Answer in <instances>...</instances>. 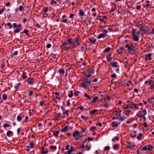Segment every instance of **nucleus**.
<instances>
[{"instance_id": "obj_8", "label": "nucleus", "mask_w": 154, "mask_h": 154, "mask_svg": "<svg viewBox=\"0 0 154 154\" xmlns=\"http://www.w3.org/2000/svg\"><path fill=\"white\" fill-rule=\"evenodd\" d=\"M147 112L146 109H144L142 111L140 112V117H143L146 114Z\"/></svg>"}, {"instance_id": "obj_10", "label": "nucleus", "mask_w": 154, "mask_h": 154, "mask_svg": "<svg viewBox=\"0 0 154 154\" xmlns=\"http://www.w3.org/2000/svg\"><path fill=\"white\" fill-rule=\"evenodd\" d=\"M24 9V8L22 6H20L19 8H16L15 9L16 12L17 13L19 11H21Z\"/></svg>"}, {"instance_id": "obj_43", "label": "nucleus", "mask_w": 154, "mask_h": 154, "mask_svg": "<svg viewBox=\"0 0 154 154\" xmlns=\"http://www.w3.org/2000/svg\"><path fill=\"white\" fill-rule=\"evenodd\" d=\"M91 147L90 146H88V145H86L85 146V149L88 151H89Z\"/></svg>"}, {"instance_id": "obj_9", "label": "nucleus", "mask_w": 154, "mask_h": 154, "mask_svg": "<svg viewBox=\"0 0 154 154\" xmlns=\"http://www.w3.org/2000/svg\"><path fill=\"white\" fill-rule=\"evenodd\" d=\"M88 73L89 74L88 75H86L87 77L88 78H90L91 75L94 74V70L91 69L89 71Z\"/></svg>"}, {"instance_id": "obj_20", "label": "nucleus", "mask_w": 154, "mask_h": 154, "mask_svg": "<svg viewBox=\"0 0 154 154\" xmlns=\"http://www.w3.org/2000/svg\"><path fill=\"white\" fill-rule=\"evenodd\" d=\"M133 109H134L136 110H138L139 109V107L137 106V104H133Z\"/></svg>"}, {"instance_id": "obj_37", "label": "nucleus", "mask_w": 154, "mask_h": 154, "mask_svg": "<svg viewBox=\"0 0 154 154\" xmlns=\"http://www.w3.org/2000/svg\"><path fill=\"white\" fill-rule=\"evenodd\" d=\"M59 71L60 73L61 74H64V69L62 68L59 70Z\"/></svg>"}, {"instance_id": "obj_22", "label": "nucleus", "mask_w": 154, "mask_h": 154, "mask_svg": "<svg viewBox=\"0 0 154 154\" xmlns=\"http://www.w3.org/2000/svg\"><path fill=\"white\" fill-rule=\"evenodd\" d=\"M13 134V132L12 131H9L7 132L6 134L8 137H10L11 136V135Z\"/></svg>"}, {"instance_id": "obj_18", "label": "nucleus", "mask_w": 154, "mask_h": 154, "mask_svg": "<svg viewBox=\"0 0 154 154\" xmlns=\"http://www.w3.org/2000/svg\"><path fill=\"white\" fill-rule=\"evenodd\" d=\"M113 116H120V112H118V111H114L112 113Z\"/></svg>"}, {"instance_id": "obj_2", "label": "nucleus", "mask_w": 154, "mask_h": 154, "mask_svg": "<svg viewBox=\"0 0 154 154\" xmlns=\"http://www.w3.org/2000/svg\"><path fill=\"white\" fill-rule=\"evenodd\" d=\"M131 33L132 34V40L134 42H138L139 40V36L140 33L139 31H136L134 29H132Z\"/></svg>"}, {"instance_id": "obj_47", "label": "nucleus", "mask_w": 154, "mask_h": 154, "mask_svg": "<svg viewBox=\"0 0 154 154\" xmlns=\"http://www.w3.org/2000/svg\"><path fill=\"white\" fill-rule=\"evenodd\" d=\"M29 145L30 146V148L31 149H32L33 148V146L34 144V143L32 142H31L29 143Z\"/></svg>"}, {"instance_id": "obj_23", "label": "nucleus", "mask_w": 154, "mask_h": 154, "mask_svg": "<svg viewBox=\"0 0 154 154\" xmlns=\"http://www.w3.org/2000/svg\"><path fill=\"white\" fill-rule=\"evenodd\" d=\"M98 111V109H94L91 111V115H94V114L97 112Z\"/></svg>"}, {"instance_id": "obj_42", "label": "nucleus", "mask_w": 154, "mask_h": 154, "mask_svg": "<svg viewBox=\"0 0 154 154\" xmlns=\"http://www.w3.org/2000/svg\"><path fill=\"white\" fill-rule=\"evenodd\" d=\"M50 148L52 150H55L57 147L55 146H51L50 147Z\"/></svg>"}, {"instance_id": "obj_51", "label": "nucleus", "mask_w": 154, "mask_h": 154, "mask_svg": "<svg viewBox=\"0 0 154 154\" xmlns=\"http://www.w3.org/2000/svg\"><path fill=\"white\" fill-rule=\"evenodd\" d=\"M26 149L27 151H29L30 150V149L31 148L30 146H27L26 147Z\"/></svg>"}, {"instance_id": "obj_17", "label": "nucleus", "mask_w": 154, "mask_h": 154, "mask_svg": "<svg viewBox=\"0 0 154 154\" xmlns=\"http://www.w3.org/2000/svg\"><path fill=\"white\" fill-rule=\"evenodd\" d=\"M107 35H105V34L103 33L100 34L98 36V38L100 39L101 38H104Z\"/></svg>"}, {"instance_id": "obj_63", "label": "nucleus", "mask_w": 154, "mask_h": 154, "mask_svg": "<svg viewBox=\"0 0 154 154\" xmlns=\"http://www.w3.org/2000/svg\"><path fill=\"white\" fill-rule=\"evenodd\" d=\"M131 145V144L129 142L128 143V144L127 145V147L129 149L130 148V146Z\"/></svg>"}, {"instance_id": "obj_46", "label": "nucleus", "mask_w": 154, "mask_h": 154, "mask_svg": "<svg viewBox=\"0 0 154 154\" xmlns=\"http://www.w3.org/2000/svg\"><path fill=\"white\" fill-rule=\"evenodd\" d=\"M81 117L82 119H83L86 120H87L88 119V117H85L83 115L81 116Z\"/></svg>"}, {"instance_id": "obj_44", "label": "nucleus", "mask_w": 154, "mask_h": 154, "mask_svg": "<svg viewBox=\"0 0 154 154\" xmlns=\"http://www.w3.org/2000/svg\"><path fill=\"white\" fill-rule=\"evenodd\" d=\"M147 149V147L146 146H145L144 147L142 148L141 150V151H143L145 150H146Z\"/></svg>"}, {"instance_id": "obj_13", "label": "nucleus", "mask_w": 154, "mask_h": 154, "mask_svg": "<svg viewBox=\"0 0 154 154\" xmlns=\"http://www.w3.org/2000/svg\"><path fill=\"white\" fill-rule=\"evenodd\" d=\"M99 100V98L98 96H95L91 101L92 103H94Z\"/></svg>"}, {"instance_id": "obj_39", "label": "nucleus", "mask_w": 154, "mask_h": 154, "mask_svg": "<svg viewBox=\"0 0 154 154\" xmlns=\"http://www.w3.org/2000/svg\"><path fill=\"white\" fill-rule=\"evenodd\" d=\"M73 95V91L72 90L70 91V94H68L69 97L71 98L72 97Z\"/></svg>"}, {"instance_id": "obj_48", "label": "nucleus", "mask_w": 154, "mask_h": 154, "mask_svg": "<svg viewBox=\"0 0 154 154\" xmlns=\"http://www.w3.org/2000/svg\"><path fill=\"white\" fill-rule=\"evenodd\" d=\"M111 99L110 97L109 96H107L105 99L104 100V101H105L106 100H110Z\"/></svg>"}, {"instance_id": "obj_11", "label": "nucleus", "mask_w": 154, "mask_h": 154, "mask_svg": "<svg viewBox=\"0 0 154 154\" xmlns=\"http://www.w3.org/2000/svg\"><path fill=\"white\" fill-rule=\"evenodd\" d=\"M75 151V148L73 146H71L70 149L67 151V153L68 154H70L73 151Z\"/></svg>"}, {"instance_id": "obj_26", "label": "nucleus", "mask_w": 154, "mask_h": 154, "mask_svg": "<svg viewBox=\"0 0 154 154\" xmlns=\"http://www.w3.org/2000/svg\"><path fill=\"white\" fill-rule=\"evenodd\" d=\"M139 26L144 31H146V29H144V27L145 26L144 24H140L139 25Z\"/></svg>"}, {"instance_id": "obj_41", "label": "nucleus", "mask_w": 154, "mask_h": 154, "mask_svg": "<svg viewBox=\"0 0 154 154\" xmlns=\"http://www.w3.org/2000/svg\"><path fill=\"white\" fill-rule=\"evenodd\" d=\"M125 120V118L122 116H121L120 118H118V120L120 121L121 122H123Z\"/></svg>"}, {"instance_id": "obj_32", "label": "nucleus", "mask_w": 154, "mask_h": 154, "mask_svg": "<svg viewBox=\"0 0 154 154\" xmlns=\"http://www.w3.org/2000/svg\"><path fill=\"white\" fill-rule=\"evenodd\" d=\"M100 17L101 18L100 19V21L101 22H103L105 24L106 23V22L105 20V19L102 18L101 16H100Z\"/></svg>"}, {"instance_id": "obj_55", "label": "nucleus", "mask_w": 154, "mask_h": 154, "mask_svg": "<svg viewBox=\"0 0 154 154\" xmlns=\"http://www.w3.org/2000/svg\"><path fill=\"white\" fill-rule=\"evenodd\" d=\"M22 77L23 78V79H25L26 78H27V77L26 76L25 74L24 73H23V75L22 76Z\"/></svg>"}, {"instance_id": "obj_45", "label": "nucleus", "mask_w": 154, "mask_h": 154, "mask_svg": "<svg viewBox=\"0 0 154 154\" xmlns=\"http://www.w3.org/2000/svg\"><path fill=\"white\" fill-rule=\"evenodd\" d=\"M119 147V145L118 144L115 145L113 146V148L114 149H117Z\"/></svg>"}, {"instance_id": "obj_24", "label": "nucleus", "mask_w": 154, "mask_h": 154, "mask_svg": "<svg viewBox=\"0 0 154 154\" xmlns=\"http://www.w3.org/2000/svg\"><path fill=\"white\" fill-rule=\"evenodd\" d=\"M88 40L91 44H94L96 41V39H94L93 40H92L91 38H89Z\"/></svg>"}, {"instance_id": "obj_19", "label": "nucleus", "mask_w": 154, "mask_h": 154, "mask_svg": "<svg viewBox=\"0 0 154 154\" xmlns=\"http://www.w3.org/2000/svg\"><path fill=\"white\" fill-rule=\"evenodd\" d=\"M103 106L106 108H108L109 107V103L104 102L102 104Z\"/></svg>"}, {"instance_id": "obj_3", "label": "nucleus", "mask_w": 154, "mask_h": 154, "mask_svg": "<svg viewBox=\"0 0 154 154\" xmlns=\"http://www.w3.org/2000/svg\"><path fill=\"white\" fill-rule=\"evenodd\" d=\"M125 47L127 48L128 51L130 54H132L135 53L136 51L133 45H131L129 44H126L125 45Z\"/></svg>"}, {"instance_id": "obj_35", "label": "nucleus", "mask_w": 154, "mask_h": 154, "mask_svg": "<svg viewBox=\"0 0 154 154\" xmlns=\"http://www.w3.org/2000/svg\"><path fill=\"white\" fill-rule=\"evenodd\" d=\"M79 13L80 15L82 16H84L85 14L84 12L82 10H80L79 11Z\"/></svg>"}, {"instance_id": "obj_62", "label": "nucleus", "mask_w": 154, "mask_h": 154, "mask_svg": "<svg viewBox=\"0 0 154 154\" xmlns=\"http://www.w3.org/2000/svg\"><path fill=\"white\" fill-rule=\"evenodd\" d=\"M134 134H132L131 135V136L132 137H135L136 136V131H134Z\"/></svg>"}, {"instance_id": "obj_12", "label": "nucleus", "mask_w": 154, "mask_h": 154, "mask_svg": "<svg viewBox=\"0 0 154 154\" xmlns=\"http://www.w3.org/2000/svg\"><path fill=\"white\" fill-rule=\"evenodd\" d=\"M27 81L29 85L32 84L34 82V80L31 78H29L27 79Z\"/></svg>"}, {"instance_id": "obj_57", "label": "nucleus", "mask_w": 154, "mask_h": 154, "mask_svg": "<svg viewBox=\"0 0 154 154\" xmlns=\"http://www.w3.org/2000/svg\"><path fill=\"white\" fill-rule=\"evenodd\" d=\"M3 126L4 128H5L6 127H8L10 126V125H8L7 124H5L3 125Z\"/></svg>"}, {"instance_id": "obj_56", "label": "nucleus", "mask_w": 154, "mask_h": 154, "mask_svg": "<svg viewBox=\"0 0 154 154\" xmlns=\"http://www.w3.org/2000/svg\"><path fill=\"white\" fill-rule=\"evenodd\" d=\"M48 7H46L45 8L43 9V11L45 13H46L48 11Z\"/></svg>"}, {"instance_id": "obj_30", "label": "nucleus", "mask_w": 154, "mask_h": 154, "mask_svg": "<svg viewBox=\"0 0 154 154\" xmlns=\"http://www.w3.org/2000/svg\"><path fill=\"white\" fill-rule=\"evenodd\" d=\"M153 148V146H152V145H148V147H147V149L148 152L151 151Z\"/></svg>"}, {"instance_id": "obj_27", "label": "nucleus", "mask_w": 154, "mask_h": 154, "mask_svg": "<svg viewBox=\"0 0 154 154\" xmlns=\"http://www.w3.org/2000/svg\"><path fill=\"white\" fill-rule=\"evenodd\" d=\"M70 1L69 0H66V1L64 2H63L62 3V5H64V7H65V4H69V5H70V3H70Z\"/></svg>"}, {"instance_id": "obj_40", "label": "nucleus", "mask_w": 154, "mask_h": 154, "mask_svg": "<svg viewBox=\"0 0 154 154\" xmlns=\"http://www.w3.org/2000/svg\"><path fill=\"white\" fill-rule=\"evenodd\" d=\"M17 120L18 121L21 122L22 120V118L20 116H18L17 117Z\"/></svg>"}, {"instance_id": "obj_53", "label": "nucleus", "mask_w": 154, "mask_h": 154, "mask_svg": "<svg viewBox=\"0 0 154 154\" xmlns=\"http://www.w3.org/2000/svg\"><path fill=\"white\" fill-rule=\"evenodd\" d=\"M69 110H67L63 112V113L66 115L67 116H69Z\"/></svg>"}, {"instance_id": "obj_49", "label": "nucleus", "mask_w": 154, "mask_h": 154, "mask_svg": "<svg viewBox=\"0 0 154 154\" xmlns=\"http://www.w3.org/2000/svg\"><path fill=\"white\" fill-rule=\"evenodd\" d=\"M57 116L56 118V120H57L59 119V117L61 116V114L60 113H59L57 114Z\"/></svg>"}, {"instance_id": "obj_34", "label": "nucleus", "mask_w": 154, "mask_h": 154, "mask_svg": "<svg viewBox=\"0 0 154 154\" xmlns=\"http://www.w3.org/2000/svg\"><path fill=\"white\" fill-rule=\"evenodd\" d=\"M29 31L27 29H25V30H24V31H23V32L25 34H26V36H27L28 35H29Z\"/></svg>"}, {"instance_id": "obj_64", "label": "nucleus", "mask_w": 154, "mask_h": 154, "mask_svg": "<svg viewBox=\"0 0 154 154\" xmlns=\"http://www.w3.org/2000/svg\"><path fill=\"white\" fill-rule=\"evenodd\" d=\"M33 94V92L32 91H29V93L28 94V95L29 96H31L32 95V94Z\"/></svg>"}, {"instance_id": "obj_52", "label": "nucleus", "mask_w": 154, "mask_h": 154, "mask_svg": "<svg viewBox=\"0 0 154 154\" xmlns=\"http://www.w3.org/2000/svg\"><path fill=\"white\" fill-rule=\"evenodd\" d=\"M42 153L43 154H47L48 153V151L47 149L45 150H43L42 152Z\"/></svg>"}, {"instance_id": "obj_54", "label": "nucleus", "mask_w": 154, "mask_h": 154, "mask_svg": "<svg viewBox=\"0 0 154 154\" xmlns=\"http://www.w3.org/2000/svg\"><path fill=\"white\" fill-rule=\"evenodd\" d=\"M135 146L134 145H131L129 149L131 150H132L134 149Z\"/></svg>"}, {"instance_id": "obj_38", "label": "nucleus", "mask_w": 154, "mask_h": 154, "mask_svg": "<svg viewBox=\"0 0 154 154\" xmlns=\"http://www.w3.org/2000/svg\"><path fill=\"white\" fill-rule=\"evenodd\" d=\"M111 48L110 47H108L106 48L103 51L104 52H109Z\"/></svg>"}, {"instance_id": "obj_15", "label": "nucleus", "mask_w": 154, "mask_h": 154, "mask_svg": "<svg viewBox=\"0 0 154 154\" xmlns=\"http://www.w3.org/2000/svg\"><path fill=\"white\" fill-rule=\"evenodd\" d=\"M111 65H112L113 67H119V65H118V63L116 61L115 62H112L111 63Z\"/></svg>"}, {"instance_id": "obj_59", "label": "nucleus", "mask_w": 154, "mask_h": 154, "mask_svg": "<svg viewBox=\"0 0 154 154\" xmlns=\"http://www.w3.org/2000/svg\"><path fill=\"white\" fill-rule=\"evenodd\" d=\"M7 25L9 26V27L10 28H11L12 27V25L10 23H7Z\"/></svg>"}, {"instance_id": "obj_25", "label": "nucleus", "mask_w": 154, "mask_h": 154, "mask_svg": "<svg viewBox=\"0 0 154 154\" xmlns=\"http://www.w3.org/2000/svg\"><path fill=\"white\" fill-rule=\"evenodd\" d=\"M68 128L67 126H65L64 128H63L61 130V131L63 132H67Z\"/></svg>"}, {"instance_id": "obj_58", "label": "nucleus", "mask_w": 154, "mask_h": 154, "mask_svg": "<svg viewBox=\"0 0 154 154\" xmlns=\"http://www.w3.org/2000/svg\"><path fill=\"white\" fill-rule=\"evenodd\" d=\"M84 96L85 97H87L88 98V99L91 100V98L90 97V96L87 95L86 93H85L84 94Z\"/></svg>"}, {"instance_id": "obj_31", "label": "nucleus", "mask_w": 154, "mask_h": 154, "mask_svg": "<svg viewBox=\"0 0 154 154\" xmlns=\"http://www.w3.org/2000/svg\"><path fill=\"white\" fill-rule=\"evenodd\" d=\"M101 31L103 32V33L105 34V35H107V33H108L107 31L105 29H101Z\"/></svg>"}, {"instance_id": "obj_16", "label": "nucleus", "mask_w": 154, "mask_h": 154, "mask_svg": "<svg viewBox=\"0 0 154 154\" xmlns=\"http://www.w3.org/2000/svg\"><path fill=\"white\" fill-rule=\"evenodd\" d=\"M121 124V122H118L117 123L115 122H113L112 123V125L113 127H115L120 125Z\"/></svg>"}, {"instance_id": "obj_61", "label": "nucleus", "mask_w": 154, "mask_h": 154, "mask_svg": "<svg viewBox=\"0 0 154 154\" xmlns=\"http://www.w3.org/2000/svg\"><path fill=\"white\" fill-rule=\"evenodd\" d=\"M51 4H55L57 3V2L56 1H55L54 0H51Z\"/></svg>"}, {"instance_id": "obj_29", "label": "nucleus", "mask_w": 154, "mask_h": 154, "mask_svg": "<svg viewBox=\"0 0 154 154\" xmlns=\"http://www.w3.org/2000/svg\"><path fill=\"white\" fill-rule=\"evenodd\" d=\"M59 131H53V135L55 136H57L59 134Z\"/></svg>"}, {"instance_id": "obj_1", "label": "nucleus", "mask_w": 154, "mask_h": 154, "mask_svg": "<svg viewBox=\"0 0 154 154\" xmlns=\"http://www.w3.org/2000/svg\"><path fill=\"white\" fill-rule=\"evenodd\" d=\"M72 40L71 38H69L68 39V42H64L62 45L61 46V48H63L65 51H70L71 45H69L70 44H71V43H72Z\"/></svg>"}, {"instance_id": "obj_36", "label": "nucleus", "mask_w": 154, "mask_h": 154, "mask_svg": "<svg viewBox=\"0 0 154 154\" xmlns=\"http://www.w3.org/2000/svg\"><path fill=\"white\" fill-rule=\"evenodd\" d=\"M84 45V44L83 45H81L79 46L80 48L81 49L82 51H83L85 49Z\"/></svg>"}, {"instance_id": "obj_7", "label": "nucleus", "mask_w": 154, "mask_h": 154, "mask_svg": "<svg viewBox=\"0 0 154 154\" xmlns=\"http://www.w3.org/2000/svg\"><path fill=\"white\" fill-rule=\"evenodd\" d=\"M73 137L75 138L76 140H78L79 139V137H81L82 136L80 135V133L79 131H77L73 134Z\"/></svg>"}, {"instance_id": "obj_4", "label": "nucleus", "mask_w": 154, "mask_h": 154, "mask_svg": "<svg viewBox=\"0 0 154 154\" xmlns=\"http://www.w3.org/2000/svg\"><path fill=\"white\" fill-rule=\"evenodd\" d=\"M13 26L14 28H16L14 31V32L15 34L19 33L22 29L20 24L17 25L16 23H14L13 24Z\"/></svg>"}, {"instance_id": "obj_33", "label": "nucleus", "mask_w": 154, "mask_h": 154, "mask_svg": "<svg viewBox=\"0 0 154 154\" xmlns=\"http://www.w3.org/2000/svg\"><path fill=\"white\" fill-rule=\"evenodd\" d=\"M131 112V111L130 110H127L125 111V114L126 116H128L129 114H130V113Z\"/></svg>"}, {"instance_id": "obj_60", "label": "nucleus", "mask_w": 154, "mask_h": 154, "mask_svg": "<svg viewBox=\"0 0 154 154\" xmlns=\"http://www.w3.org/2000/svg\"><path fill=\"white\" fill-rule=\"evenodd\" d=\"M110 148L109 146H106L105 148V150H109L110 149Z\"/></svg>"}, {"instance_id": "obj_6", "label": "nucleus", "mask_w": 154, "mask_h": 154, "mask_svg": "<svg viewBox=\"0 0 154 154\" xmlns=\"http://www.w3.org/2000/svg\"><path fill=\"white\" fill-rule=\"evenodd\" d=\"M80 42L78 38H75L74 41L71 43V48H73L75 47H77L78 45H79Z\"/></svg>"}, {"instance_id": "obj_50", "label": "nucleus", "mask_w": 154, "mask_h": 154, "mask_svg": "<svg viewBox=\"0 0 154 154\" xmlns=\"http://www.w3.org/2000/svg\"><path fill=\"white\" fill-rule=\"evenodd\" d=\"M142 136V134L141 133H140L137 136V139L138 140H139L140 139L141 137Z\"/></svg>"}, {"instance_id": "obj_5", "label": "nucleus", "mask_w": 154, "mask_h": 154, "mask_svg": "<svg viewBox=\"0 0 154 154\" xmlns=\"http://www.w3.org/2000/svg\"><path fill=\"white\" fill-rule=\"evenodd\" d=\"M91 80L89 81H86L83 80L82 83L80 84V86L83 87L85 89H87L88 86L89 85H92Z\"/></svg>"}, {"instance_id": "obj_14", "label": "nucleus", "mask_w": 154, "mask_h": 154, "mask_svg": "<svg viewBox=\"0 0 154 154\" xmlns=\"http://www.w3.org/2000/svg\"><path fill=\"white\" fill-rule=\"evenodd\" d=\"M151 54H148L145 56V59L146 60H151Z\"/></svg>"}, {"instance_id": "obj_21", "label": "nucleus", "mask_w": 154, "mask_h": 154, "mask_svg": "<svg viewBox=\"0 0 154 154\" xmlns=\"http://www.w3.org/2000/svg\"><path fill=\"white\" fill-rule=\"evenodd\" d=\"M111 56V54H109L106 57V59L107 60L109 61H110L112 59V57H110Z\"/></svg>"}, {"instance_id": "obj_28", "label": "nucleus", "mask_w": 154, "mask_h": 154, "mask_svg": "<svg viewBox=\"0 0 154 154\" xmlns=\"http://www.w3.org/2000/svg\"><path fill=\"white\" fill-rule=\"evenodd\" d=\"M2 97L4 100H5L8 98V95L5 94H3Z\"/></svg>"}]
</instances>
